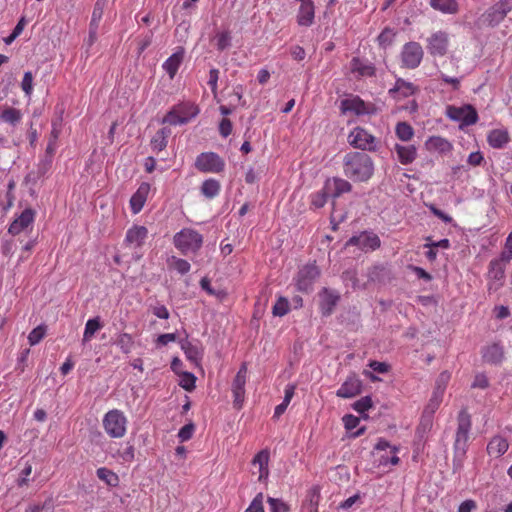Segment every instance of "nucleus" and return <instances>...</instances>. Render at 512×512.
Wrapping results in <instances>:
<instances>
[{
  "instance_id": "60",
  "label": "nucleus",
  "mask_w": 512,
  "mask_h": 512,
  "mask_svg": "<svg viewBox=\"0 0 512 512\" xmlns=\"http://www.w3.org/2000/svg\"><path fill=\"white\" fill-rule=\"evenodd\" d=\"M294 393H295V386L292 385V384H288L286 387H285V390H284V399L282 401V405L285 406V408L287 409L288 405L290 404L293 396H294Z\"/></svg>"
},
{
  "instance_id": "19",
  "label": "nucleus",
  "mask_w": 512,
  "mask_h": 512,
  "mask_svg": "<svg viewBox=\"0 0 512 512\" xmlns=\"http://www.w3.org/2000/svg\"><path fill=\"white\" fill-rule=\"evenodd\" d=\"M361 386L360 379L355 374L350 375L337 390L336 395L341 398H352L360 393Z\"/></svg>"
},
{
  "instance_id": "57",
  "label": "nucleus",
  "mask_w": 512,
  "mask_h": 512,
  "mask_svg": "<svg viewBox=\"0 0 512 512\" xmlns=\"http://www.w3.org/2000/svg\"><path fill=\"white\" fill-rule=\"evenodd\" d=\"M359 422V418L352 414H348L343 417L344 426L348 431H352L353 429H355L358 426Z\"/></svg>"
},
{
  "instance_id": "63",
  "label": "nucleus",
  "mask_w": 512,
  "mask_h": 512,
  "mask_svg": "<svg viewBox=\"0 0 512 512\" xmlns=\"http://www.w3.org/2000/svg\"><path fill=\"white\" fill-rule=\"evenodd\" d=\"M193 431L194 426L192 424L185 425L180 429L178 437L181 441H187L192 437Z\"/></svg>"
},
{
  "instance_id": "14",
  "label": "nucleus",
  "mask_w": 512,
  "mask_h": 512,
  "mask_svg": "<svg viewBox=\"0 0 512 512\" xmlns=\"http://www.w3.org/2000/svg\"><path fill=\"white\" fill-rule=\"evenodd\" d=\"M510 9L511 5L509 2H499L483 14V22L488 26L494 27L505 18Z\"/></svg>"
},
{
  "instance_id": "64",
  "label": "nucleus",
  "mask_w": 512,
  "mask_h": 512,
  "mask_svg": "<svg viewBox=\"0 0 512 512\" xmlns=\"http://www.w3.org/2000/svg\"><path fill=\"white\" fill-rule=\"evenodd\" d=\"M499 259L505 262H509L512 259V242H508V240H506L504 249Z\"/></svg>"
},
{
  "instance_id": "35",
  "label": "nucleus",
  "mask_w": 512,
  "mask_h": 512,
  "mask_svg": "<svg viewBox=\"0 0 512 512\" xmlns=\"http://www.w3.org/2000/svg\"><path fill=\"white\" fill-rule=\"evenodd\" d=\"M430 5L435 10L446 14H454L458 11L456 0H430Z\"/></svg>"
},
{
  "instance_id": "15",
  "label": "nucleus",
  "mask_w": 512,
  "mask_h": 512,
  "mask_svg": "<svg viewBox=\"0 0 512 512\" xmlns=\"http://www.w3.org/2000/svg\"><path fill=\"white\" fill-rule=\"evenodd\" d=\"M35 211L31 208H26L22 213L10 224L8 232L12 235H18L21 232L27 231L32 228Z\"/></svg>"
},
{
  "instance_id": "20",
  "label": "nucleus",
  "mask_w": 512,
  "mask_h": 512,
  "mask_svg": "<svg viewBox=\"0 0 512 512\" xmlns=\"http://www.w3.org/2000/svg\"><path fill=\"white\" fill-rule=\"evenodd\" d=\"M148 236V230L144 226L134 225L126 232L125 243L133 248L141 247Z\"/></svg>"
},
{
  "instance_id": "53",
  "label": "nucleus",
  "mask_w": 512,
  "mask_h": 512,
  "mask_svg": "<svg viewBox=\"0 0 512 512\" xmlns=\"http://www.w3.org/2000/svg\"><path fill=\"white\" fill-rule=\"evenodd\" d=\"M271 512H288V505L280 499L268 497Z\"/></svg>"
},
{
  "instance_id": "30",
  "label": "nucleus",
  "mask_w": 512,
  "mask_h": 512,
  "mask_svg": "<svg viewBox=\"0 0 512 512\" xmlns=\"http://www.w3.org/2000/svg\"><path fill=\"white\" fill-rule=\"evenodd\" d=\"M508 448L507 439L502 436H494L487 445V452L490 456L498 458L505 454Z\"/></svg>"
},
{
  "instance_id": "42",
  "label": "nucleus",
  "mask_w": 512,
  "mask_h": 512,
  "mask_svg": "<svg viewBox=\"0 0 512 512\" xmlns=\"http://www.w3.org/2000/svg\"><path fill=\"white\" fill-rule=\"evenodd\" d=\"M328 197H330L329 193L325 191V186H323V189L311 194L310 200H311V206L314 209H319L324 207V205L327 202Z\"/></svg>"
},
{
  "instance_id": "45",
  "label": "nucleus",
  "mask_w": 512,
  "mask_h": 512,
  "mask_svg": "<svg viewBox=\"0 0 512 512\" xmlns=\"http://www.w3.org/2000/svg\"><path fill=\"white\" fill-rule=\"evenodd\" d=\"M102 15H103V5L101 4L100 0H98L97 3L95 4V7H94V10L92 13L91 23H90V34L91 35H94L96 33L98 22L100 21Z\"/></svg>"
},
{
  "instance_id": "23",
  "label": "nucleus",
  "mask_w": 512,
  "mask_h": 512,
  "mask_svg": "<svg viewBox=\"0 0 512 512\" xmlns=\"http://www.w3.org/2000/svg\"><path fill=\"white\" fill-rule=\"evenodd\" d=\"M185 50L183 47H178L177 50L163 63L162 67L169 75L170 79H173L183 62Z\"/></svg>"
},
{
  "instance_id": "25",
  "label": "nucleus",
  "mask_w": 512,
  "mask_h": 512,
  "mask_svg": "<svg viewBox=\"0 0 512 512\" xmlns=\"http://www.w3.org/2000/svg\"><path fill=\"white\" fill-rule=\"evenodd\" d=\"M425 148L430 152L448 154L452 151L453 146L446 138L441 136H431L426 140Z\"/></svg>"
},
{
  "instance_id": "36",
  "label": "nucleus",
  "mask_w": 512,
  "mask_h": 512,
  "mask_svg": "<svg viewBox=\"0 0 512 512\" xmlns=\"http://www.w3.org/2000/svg\"><path fill=\"white\" fill-rule=\"evenodd\" d=\"M395 134L399 140L409 142L414 137L415 131L409 123L402 121L396 124Z\"/></svg>"
},
{
  "instance_id": "6",
  "label": "nucleus",
  "mask_w": 512,
  "mask_h": 512,
  "mask_svg": "<svg viewBox=\"0 0 512 512\" xmlns=\"http://www.w3.org/2000/svg\"><path fill=\"white\" fill-rule=\"evenodd\" d=\"M348 142L354 148L362 151L375 152L378 149L376 137L361 127H356L349 133Z\"/></svg>"
},
{
  "instance_id": "62",
  "label": "nucleus",
  "mask_w": 512,
  "mask_h": 512,
  "mask_svg": "<svg viewBox=\"0 0 512 512\" xmlns=\"http://www.w3.org/2000/svg\"><path fill=\"white\" fill-rule=\"evenodd\" d=\"M294 393H295V386L292 385V384H288L286 387H285V390H284V399L282 401V405L285 406V408L287 409L288 405L290 404L293 396H294Z\"/></svg>"
},
{
  "instance_id": "34",
  "label": "nucleus",
  "mask_w": 512,
  "mask_h": 512,
  "mask_svg": "<svg viewBox=\"0 0 512 512\" xmlns=\"http://www.w3.org/2000/svg\"><path fill=\"white\" fill-rule=\"evenodd\" d=\"M170 135V130L167 128H162L158 130L151 140V148L155 152H160L164 148H166L168 143V137Z\"/></svg>"
},
{
  "instance_id": "46",
  "label": "nucleus",
  "mask_w": 512,
  "mask_h": 512,
  "mask_svg": "<svg viewBox=\"0 0 512 512\" xmlns=\"http://www.w3.org/2000/svg\"><path fill=\"white\" fill-rule=\"evenodd\" d=\"M46 334V326L39 325L34 328L28 335V341L31 346L38 344Z\"/></svg>"
},
{
  "instance_id": "38",
  "label": "nucleus",
  "mask_w": 512,
  "mask_h": 512,
  "mask_svg": "<svg viewBox=\"0 0 512 512\" xmlns=\"http://www.w3.org/2000/svg\"><path fill=\"white\" fill-rule=\"evenodd\" d=\"M96 475L101 481L105 482L110 487H116L119 484L118 475L108 468H98Z\"/></svg>"
},
{
  "instance_id": "33",
  "label": "nucleus",
  "mask_w": 512,
  "mask_h": 512,
  "mask_svg": "<svg viewBox=\"0 0 512 512\" xmlns=\"http://www.w3.org/2000/svg\"><path fill=\"white\" fill-rule=\"evenodd\" d=\"M482 356L484 361L491 364H497L503 359V349L498 344L488 345L483 349Z\"/></svg>"
},
{
  "instance_id": "41",
  "label": "nucleus",
  "mask_w": 512,
  "mask_h": 512,
  "mask_svg": "<svg viewBox=\"0 0 512 512\" xmlns=\"http://www.w3.org/2000/svg\"><path fill=\"white\" fill-rule=\"evenodd\" d=\"M181 348L186 357L191 361H197L201 357L199 348L188 340L181 341Z\"/></svg>"
},
{
  "instance_id": "4",
  "label": "nucleus",
  "mask_w": 512,
  "mask_h": 512,
  "mask_svg": "<svg viewBox=\"0 0 512 512\" xmlns=\"http://www.w3.org/2000/svg\"><path fill=\"white\" fill-rule=\"evenodd\" d=\"M127 423V417L118 409L109 410L102 420L103 428L111 438L124 437L127 431Z\"/></svg>"
},
{
  "instance_id": "28",
  "label": "nucleus",
  "mask_w": 512,
  "mask_h": 512,
  "mask_svg": "<svg viewBox=\"0 0 512 512\" xmlns=\"http://www.w3.org/2000/svg\"><path fill=\"white\" fill-rule=\"evenodd\" d=\"M350 69L352 73H356L359 77H372L375 74V67L372 63L357 57L351 60Z\"/></svg>"
},
{
  "instance_id": "37",
  "label": "nucleus",
  "mask_w": 512,
  "mask_h": 512,
  "mask_svg": "<svg viewBox=\"0 0 512 512\" xmlns=\"http://www.w3.org/2000/svg\"><path fill=\"white\" fill-rule=\"evenodd\" d=\"M221 185L219 181L210 178L201 185V193L208 199L215 198L220 192Z\"/></svg>"
},
{
  "instance_id": "59",
  "label": "nucleus",
  "mask_w": 512,
  "mask_h": 512,
  "mask_svg": "<svg viewBox=\"0 0 512 512\" xmlns=\"http://www.w3.org/2000/svg\"><path fill=\"white\" fill-rule=\"evenodd\" d=\"M218 79H219V70L216 68H212L209 71L208 85L210 86L213 93H216V91H217Z\"/></svg>"
},
{
  "instance_id": "44",
  "label": "nucleus",
  "mask_w": 512,
  "mask_h": 512,
  "mask_svg": "<svg viewBox=\"0 0 512 512\" xmlns=\"http://www.w3.org/2000/svg\"><path fill=\"white\" fill-rule=\"evenodd\" d=\"M59 133H60L59 125L56 122H53L50 139H49L48 145L46 147V153L49 154L50 156H52L55 153L56 142L59 137Z\"/></svg>"
},
{
  "instance_id": "52",
  "label": "nucleus",
  "mask_w": 512,
  "mask_h": 512,
  "mask_svg": "<svg viewBox=\"0 0 512 512\" xmlns=\"http://www.w3.org/2000/svg\"><path fill=\"white\" fill-rule=\"evenodd\" d=\"M263 500V494L258 493L244 512H264Z\"/></svg>"
},
{
  "instance_id": "5",
  "label": "nucleus",
  "mask_w": 512,
  "mask_h": 512,
  "mask_svg": "<svg viewBox=\"0 0 512 512\" xmlns=\"http://www.w3.org/2000/svg\"><path fill=\"white\" fill-rule=\"evenodd\" d=\"M198 109L191 103H180L171 108L163 119V123L170 125H184L198 114Z\"/></svg>"
},
{
  "instance_id": "26",
  "label": "nucleus",
  "mask_w": 512,
  "mask_h": 512,
  "mask_svg": "<svg viewBox=\"0 0 512 512\" xmlns=\"http://www.w3.org/2000/svg\"><path fill=\"white\" fill-rule=\"evenodd\" d=\"M416 91L417 87L413 83L397 78L394 87L389 90V94L393 98H406Z\"/></svg>"
},
{
  "instance_id": "7",
  "label": "nucleus",
  "mask_w": 512,
  "mask_h": 512,
  "mask_svg": "<svg viewBox=\"0 0 512 512\" xmlns=\"http://www.w3.org/2000/svg\"><path fill=\"white\" fill-rule=\"evenodd\" d=\"M446 116L453 120L460 122L462 125L470 126L477 122L478 114L475 108L469 104L463 106L449 105L446 108Z\"/></svg>"
},
{
  "instance_id": "55",
  "label": "nucleus",
  "mask_w": 512,
  "mask_h": 512,
  "mask_svg": "<svg viewBox=\"0 0 512 512\" xmlns=\"http://www.w3.org/2000/svg\"><path fill=\"white\" fill-rule=\"evenodd\" d=\"M195 381V376L192 373L187 372L183 374L180 381V386L186 391H192L195 388Z\"/></svg>"
},
{
  "instance_id": "11",
  "label": "nucleus",
  "mask_w": 512,
  "mask_h": 512,
  "mask_svg": "<svg viewBox=\"0 0 512 512\" xmlns=\"http://www.w3.org/2000/svg\"><path fill=\"white\" fill-rule=\"evenodd\" d=\"M319 274L320 272L317 266L314 264H307L304 267H302L299 270L297 277L295 279L297 289L300 292H310Z\"/></svg>"
},
{
  "instance_id": "32",
  "label": "nucleus",
  "mask_w": 512,
  "mask_h": 512,
  "mask_svg": "<svg viewBox=\"0 0 512 512\" xmlns=\"http://www.w3.org/2000/svg\"><path fill=\"white\" fill-rule=\"evenodd\" d=\"M488 143L491 147L500 149L504 147L508 140V132L504 129H494L487 136Z\"/></svg>"
},
{
  "instance_id": "10",
  "label": "nucleus",
  "mask_w": 512,
  "mask_h": 512,
  "mask_svg": "<svg viewBox=\"0 0 512 512\" xmlns=\"http://www.w3.org/2000/svg\"><path fill=\"white\" fill-rule=\"evenodd\" d=\"M450 44L448 33L436 31L427 38V50L430 55L443 57L447 54Z\"/></svg>"
},
{
  "instance_id": "49",
  "label": "nucleus",
  "mask_w": 512,
  "mask_h": 512,
  "mask_svg": "<svg viewBox=\"0 0 512 512\" xmlns=\"http://www.w3.org/2000/svg\"><path fill=\"white\" fill-rule=\"evenodd\" d=\"M443 394L439 392H433L432 397L425 408V413L432 415L440 406L442 402Z\"/></svg>"
},
{
  "instance_id": "13",
  "label": "nucleus",
  "mask_w": 512,
  "mask_h": 512,
  "mask_svg": "<svg viewBox=\"0 0 512 512\" xmlns=\"http://www.w3.org/2000/svg\"><path fill=\"white\" fill-rule=\"evenodd\" d=\"M246 378L247 366L245 363H243L232 383L234 406L237 408H240L244 402Z\"/></svg>"
},
{
  "instance_id": "22",
  "label": "nucleus",
  "mask_w": 512,
  "mask_h": 512,
  "mask_svg": "<svg viewBox=\"0 0 512 512\" xmlns=\"http://www.w3.org/2000/svg\"><path fill=\"white\" fill-rule=\"evenodd\" d=\"M505 261L501 259H493L489 264L488 270V279L492 282L490 285V289L492 285H495V288H498L502 285V281L505 275Z\"/></svg>"
},
{
  "instance_id": "16",
  "label": "nucleus",
  "mask_w": 512,
  "mask_h": 512,
  "mask_svg": "<svg viewBox=\"0 0 512 512\" xmlns=\"http://www.w3.org/2000/svg\"><path fill=\"white\" fill-rule=\"evenodd\" d=\"M347 245L357 246L365 251L375 250L380 247V239L374 233L364 232L358 236L351 237Z\"/></svg>"
},
{
  "instance_id": "3",
  "label": "nucleus",
  "mask_w": 512,
  "mask_h": 512,
  "mask_svg": "<svg viewBox=\"0 0 512 512\" xmlns=\"http://www.w3.org/2000/svg\"><path fill=\"white\" fill-rule=\"evenodd\" d=\"M173 244L184 255L196 253L203 244V236L193 229L184 228L174 235Z\"/></svg>"
},
{
  "instance_id": "40",
  "label": "nucleus",
  "mask_w": 512,
  "mask_h": 512,
  "mask_svg": "<svg viewBox=\"0 0 512 512\" xmlns=\"http://www.w3.org/2000/svg\"><path fill=\"white\" fill-rule=\"evenodd\" d=\"M168 265L170 268L176 270L181 275L188 273L191 267L187 260L177 258L175 256H172L168 259Z\"/></svg>"
},
{
  "instance_id": "43",
  "label": "nucleus",
  "mask_w": 512,
  "mask_h": 512,
  "mask_svg": "<svg viewBox=\"0 0 512 512\" xmlns=\"http://www.w3.org/2000/svg\"><path fill=\"white\" fill-rule=\"evenodd\" d=\"M215 40H216L217 50L224 51L227 48H229L231 45V40H232L231 32L228 30L218 32L215 36Z\"/></svg>"
},
{
  "instance_id": "51",
  "label": "nucleus",
  "mask_w": 512,
  "mask_h": 512,
  "mask_svg": "<svg viewBox=\"0 0 512 512\" xmlns=\"http://www.w3.org/2000/svg\"><path fill=\"white\" fill-rule=\"evenodd\" d=\"M21 88L26 96L30 97L33 91V75L30 71L24 73Z\"/></svg>"
},
{
  "instance_id": "29",
  "label": "nucleus",
  "mask_w": 512,
  "mask_h": 512,
  "mask_svg": "<svg viewBox=\"0 0 512 512\" xmlns=\"http://www.w3.org/2000/svg\"><path fill=\"white\" fill-rule=\"evenodd\" d=\"M23 118V113L20 109L11 107V106H3L0 108V121L11 126H16L21 122Z\"/></svg>"
},
{
  "instance_id": "9",
  "label": "nucleus",
  "mask_w": 512,
  "mask_h": 512,
  "mask_svg": "<svg viewBox=\"0 0 512 512\" xmlns=\"http://www.w3.org/2000/svg\"><path fill=\"white\" fill-rule=\"evenodd\" d=\"M195 167L206 173H220L224 170L225 162L214 152H204L197 156Z\"/></svg>"
},
{
  "instance_id": "54",
  "label": "nucleus",
  "mask_w": 512,
  "mask_h": 512,
  "mask_svg": "<svg viewBox=\"0 0 512 512\" xmlns=\"http://www.w3.org/2000/svg\"><path fill=\"white\" fill-rule=\"evenodd\" d=\"M450 380V373L447 371L442 372L436 380V387L434 389L435 392H439L440 394H444L446 386Z\"/></svg>"
},
{
  "instance_id": "58",
  "label": "nucleus",
  "mask_w": 512,
  "mask_h": 512,
  "mask_svg": "<svg viewBox=\"0 0 512 512\" xmlns=\"http://www.w3.org/2000/svg\"><path fill=\"white\" fill-rule=\"evenodd\" d=\"M219 132L224 138L228 137L232 132V123L229 119L223 118L219 125Z\"/></svg>"
},
{
  "instance_id": "50",
  "label": "nucleus",
  "mask_w": 512,
  "mask_h": 512,
  "mask_svg": "<svg viewBox=\"0 0 512 512\" xmlns=\"http://www.w3.org/2000/svg\"><path fill=\"white\" fill-rule=\"evenodd\" d=\"M372 407V399L369 396L362 397L353 404V409L359 414H364Z\"/></svg>"
},
{
  "instance_id": "1",
  "label": "nucleus",
  "mask_w": 512,
  "mask_h": 512,
  "mask_svg": "<svg viewBox=\"0 0 512 512\" xmlns=\"http://www.w3.org/2000/svg\"><path fill=\"white\" fill-rule=\"evenodd\" d=\"M374 171L373 159L364 152H349L343 157V173L353 182H368Z\"/></svg>"
},
{
  "instance_id": "8",
  "label": "nucleus",
  "mask_w": 512,
  "mask_h": 512,
  "mask_svg": "<svg viewBox=\"0 0 512 512\" xmlns=\"http://www.w3.org/2000/svg\"><path fill=\"white\" fill-rule=\"evenodd\" d=\"M423 55L424 52L419 43L414 41L406 43L400 54L402 67L408 69L417 68L423 59Z\"/></svg>"
},
{
  "instance_id": "61",
  "label": "nucleus",
  "mask_w": 512,
  "mask_h": 512,
  "mask_svg": "<svg viewBox=\"0 0 512 512\" xmlns=\"http://www.w3.org/2000/svg\"><path fill=\"white\" fill-rule=\"evenodd\" d=\"M294 393H295V386L292 385V384H288L286 387H285V390H284V399L282 401V405L285 406V408L287 409L288 405L290 404L293 396H294Z\"/></svg>"
},
{
  "instance_id": "31",
  "label": "nucleus",
  "mask_w": 512,
  "mask_h": 512,
  "mask_svg": "<svg viewBox=\"0 0 512 512\" xmlns=\"http://www.w3.org/2000/svg\"><path fill=\"white\" fill-rule=\"evenodd\" d=\"M104 327V323L99 316L87 320L84 328L82 343L90 342L95 334Z\"/></svg>"
},
{
  "instance_id": "21",
  "label": "nucleus",
  "mask_w": 512,
  "mask_h": 512,
  "mask_svg": "<svg viewBox=\"0 0 512 512\" xmlns=\"http://www.w3.org/2000/svg\"><path fill=\"white\" fill-rule=\"evenodd\" d=\"M269 457H270V454H269L268 450H261L254 456V458L252 460V466L254 469H257L258 480L260 482L265 481L268 478ZM253 473L256 474V471H254Z\"/></svg>"
},
{
  "instance_id": "48",
  "label": "nucleus",
  "mask_w": 512,
  "mask_h": 512,
  "mask_svg": "<svg viewBox=\"0 0 512 512\" xmlns=\"http://www.w3.org/2000/svg\"><path fill=\"white\" fill-rule=\"evenodd\" d=\"M395 37V32L393 29L385 28L380 35L378 36L377 40L381 47L386 48L389 45L392 44Z\"/></svg>"
},
{
  "instance_id": "39",
  "label": "nucleus",
  "mask_w": 512,
  "mask_h": 512,
  "mask_svg": "<svg viewBox=\"0 0 512 512\" xmlns=\"http://www.w3.org/2000/svg\"><path fill=\"white\" fill-rule=\"evenodd\" d=\"M115 344L125 354H129L134 346L133 337L128 333H120L116 336Z\"/></svg>"
},
{
  "instance_id": "27",
  "label": "nucleus",
  "mask_w": 512,
  "mask_h": 512,
  "mask_svg": "<svg viewBox=\"0 0 512 512\" xmlns=\"http://www.w3.org/2000/svg\"><path fill=\"white\" fill-rule=\"evenodd\" d=\"M394 151L397 155L398 161L402 165H409L417 158V148L415 145H402L396 143L394 145Z\"/></svg>"
},
{
  "instance_id": "18",
  "label": "nucleus",
  "mask_w": 512,
  "mask_h": 512,
  "mask_svg": "<svg viewBox=\"0 0 512 512\" xmlns=\"http://www.w3.org/2000/svg\"><path fill=\"white\" fill-rule=\"evenodd\" d=\"M320 310L323 316H329L337 305L340 295L337 291L324 288L320 293Z\"/></svg>"
},
{
  "instance_id": "12",
  "label": "nucleus",
  "mask_w": 512,
  "mask_h": 512,
  "mask_svg": "<svg viewBox=\"0 0 512 512\" xmlns=\"http://www.w3.org/2000/svg\"><path fill=\"white\" fill-rule=\"evenodd\" d=\"M340 110L344 114L351 113L360 116L371 113V106L365 103L359 96L350 95L341 100Z\"/></svg>"
},
{
  "instance_id": "2",
  "label": "nucleus",
  "mask_w": 512,
  "mask_h": 512,
  "mask_svg": "<svg viewBox=\"0 0 512 512\" xmlns=\"http://www.w3.org/2000/svg\"><path fill=\"white\" fill-rule=\"evenodd\" d=\"M471 417L467 411L461 410L457 417V429L454 440V458L453 467L455 470L461 469L468 449V440L471 430Z\"/></svg>"
},
{
  "instance_id": "47",
  "label": "nucleus",
  "mask_w": 512,
  "mask_h": 512,
  "mask_svg": "<svg viewBox=\"0 0 512 512\" xmlns=\"http://www.w3.org/2000/svg\"><path fill=\"white\" fill-rule=\"evenodd\" d=\"M289 311V302L284 297H279L275 305L273 306L272 313L274 316L282 317Z\"/></svg>"
},
{
  "instance_id": "17",
  "label": "nucleus",
  "mask_w": 512,
  "mask_h": 512,
  "mask_svg": "<svg viewBox=\"0 0 512 512\" xmlns=\"http://www.w3.org/2000/svg\"><path fill=\"white\" fill-rule=\"evenodd\" d=\"M324 186L325 191L328 192L332 198H337L342 194L348 193L352 190L351 183L340 177L328 178L325 181Z\"/></svg>"
},
{
  "instance_id": "24",
  "label": "nucleus",
  "mask_w": 512,
  "mask_h": 512,
  "mask_svg": "<svg viewBox=\"0 0 512 512\" xmlns=\"http://www.w3.org/2000/svg\"><path fill=\"white\" fill-rule=\"evenodd\" d=\"M149 191L150 185L146 182H143L140 184L137 191L132 195L130 199V207L134 214H137L142 210L147 200Z\"/></svg>"
},
{
  "instance_id": "56",
  "label": "nucleus",
  "mask_w": 512,
  "mask_h": 512,
  "mask_svg": "<svg viewBox=\"0 0 512 512\" xmlns=\"http://www.w3.org/2000/svg\"><path fill=\"white\" fill-rule=\"evenodd\" d=\"M118 454H119V457L124 462H131V461H133V459H134V447H133V445L126 444V446L122 450H119Z\"/></svg>"
}]
</instances>
